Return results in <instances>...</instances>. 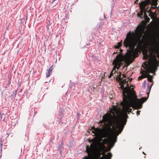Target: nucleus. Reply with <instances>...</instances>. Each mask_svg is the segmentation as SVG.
I'll return each mask as SVG.
<instances>
[{
  "label": "nucleus",
  "instance_id": "nucleus-9",
  "mask_svg": "<svg viewBox=\"0 0 159 159\" xmlns=\"http://www.w3.org/2000/svg\"><path fill=\"white\" fill-rule=\"evenodd\" d=\"M140 111H137V115L138 116L139 115V113H140Z\"/></svg>",
  "mask_w": 159,
  "mask_h": 159
},
{
  "label": "nucleus",
  "instance_id": "nucleus-4",
  "mask_svg": "<svg viewBox=\"0 0 159 159\" xmlns=\"http://www.w3.org/2000/svg\"><path fill=\"white\" fill-rule=\"evenodd\" d=\"M53 69V66H51L48 70L46 74V77L48 78L52 74V71Z\"/></svg>",
  "mask_w": 159,
  "mask_h": 159
},
{
  "label": "nucleus",
  "instance_id": "nucleus-13",
  "mask_svg": "<svg viewBox=\"0 0 159 159\" xmlns=\"http://www.w3.org/2000/svg\"><path fill=\"white\" fill-rule=\"evenodd\" d=\"M143 154H144V152H143Z\"/></svg>",
  "mask_w": 159,
  "mask_h": 159
},
{
  "label": "nucleus",
  "instance_id": "nucleus-2",
  "mask_svg": "<svg viewBox=\"0 0 159 159\" xmlns=\"http://www.w3.org/2000/svg\"><path fill=\"white\" fill-rule=\"evenodd\" d=\"M144 30L141 27H137L135 30V33L130 31L128 32L124 42L125 47H128L131 51H133L138 45L141 46L144 45L143 50V58L147 59V63H144L143 67L146 71L142 70L140 72L142 75L138 77L139 80L143 78H148V81H152L150 73L154 74L159 66V45L155 39L146 40L144 35L143 36Z\"/></svg>",
  "mask_w": 159,
  "mask_h": 159
},
{
  "label": "nucleus",
  "instance_id": "nucleus-12",
  "mask_svg": "<svg viewBox=\"0 0 159 159\" xmlns=\"http://www.w3.org/2000/svg\"><path fill=\"white\" fill-rule=\"evenodd\" d=\"M153 85V84H152L151 85V86H152Z\"/></svg>",
  "mask_w": 159,
  "mask_h": 159
},
{
  "label": "nucleus",
  "instance_id": "nucleus-5",
  "mask_svg": "<svg viewBox=\"0 0 159 159\" xmlns=\"http://www.w3.org/2000/svg\"><path fill=\"white\" fill-rule=\"evenodd\" d=\"M63 116V111L62 110H61V111H60L59 113V115H58V118L59 119H61Z\"/></svg>",
  "mask_w": 159,
  "mask_h": 159
},
{
  "label": "nucleus",
  "instance_id": "nucleus-1",
  "mask_svg": "<svg viewBox=\"0 0 159 159\" xmlns=\"http://www.w3.org/2000/svg\"><path fill=\"white\" fill-rule=\"evenodd\" d=\"M142 105H120V106H113L102 117L103 121L102 129L92 127L90 131L95 137L91 141L90 148L86 147V151L88 156L94 152L96 159H110L112 155L102 154L101 152L105 148V144L111 148L114 146L117 140V136L121 132L127 121V113L131 112L133 108L140 109Z\"/></svg>",
  "mask_w": 159,
  "mask_h": 159
},
{
  "label": "nucleus",
  "instance_id": "nucleus-11",
  "mask_svg": "<svg viewBox=\"0 0 159 159\" xmlns=\"http://www.w3.org/2000/svg\"><path fill=\"white\" fill-rule=\"evenodd\" d=\"M151 11V9H149V10H148V11Z\"/></svg>",
  "mask_w": 159,
  "mask_h": 159
},
{
  "label": "nucleus",
  "instance_id": "nucleus-8",
  "mask_svg": "<svg viewBox=\"0 0 159 159\" xmlns=\"http://www.w3.org/2000/svg\"><path fill=\"white\" fill-rule=\"evenodd\" d=\"M148 85L147 90H148V91L149 90V92L150 91L151 89V87H150L149 85V84L148 83Z\"/></svg>",
  "mask_w": 159,
  "mask_h": 159
},
{
  "label": "nucleus",
  "instance_id": "nucleus-10",
  "mask_svg": "<svg viewBox=\"0 0 159 159\" xmlns=\"http://www.w3.org/2000/svg\"><path fill=\"white\" fill-rule=\"evenodd\" d=\"M149 15H149V16H150L151 18H152V15H153V14L152 13H150L149 14Z\"/></svg>",
  "mask_w": 159,
  "mask_h": 159
},
{
  "label": "nucleus",
  "instance_id": "nucleus-3",
  "mask_svg": "<svg viewBox=\"0 0 159 159\" xmlns=\"http://www.w3.org/2000/svg\"><path fill=\"white\" fill-rule=\"evenodd\" d=\"M125 47L126 48H128V51L129 49L130 51H128V52L124 55L119 54L117 55L115 59L113 60V64L114 66L108 76L109 78H111L114 73H116V69L118 70L123 65V64H125L124 66H128L132 62L131 59L132 57L131 52H133L134 50L132 51L128 47Z\"/></svg>",
  "mask_w": 159,
  "mask_h": 159
},
{
  "label": "nucleus",
  "instance_id": "nucleus-6",
  "mask_svg": "<svg viewBox=\"0 0 159 159\" xmlns=\"http://www.w3.org/2000/svg\"><path fill=\"white\" fill-rule=\"evenodd\" d=\"M122 41H121L120 42L118 43H117V45L115 46H114L115 48L118 49L122 45V44H121Z\"/></svg>",
  "mask_w": 159,
  "mask_h": 159
},
{
  "label": "nucleus",
  "instance_id": "nucleus-7",
  "mask_svg": "<svg viewBox=\"0 0 159 159\" xmlns=\"http://www.w3.org/2000/svg\"><path fill=\"white\" fill-rule=\"evenodd\" d=\"M83 159H90V156H88V154L87 156H85L83 158Z\"/></svg>",
  "mask_w": 159,
  "mask_h": 159
}]
</instances>
